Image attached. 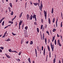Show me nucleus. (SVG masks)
<instances>
[{
  "label": "nucleus",
  "mask_w": 63,
  "mask_h": 63,
  "mask_svg": "<svg viewBox=\"0 0 63 63\" xmlns=\"http://www.w3.org/2000/svg\"><path fill=\"white\" fill-rule=\"evenodd\" d=\"M43 4H42V1H41V2L40 6H39V9L40 10H41V11L42 10V8H43Z\"/></svg>",
  "instance_id": "f257e3e1"
},
{
  "label": "nucleus",
  "mask_w": 63,
  "mask_h": 63,
  "mask_svg": "<svg viewBox=\"0 0 63 63\" xmlns=\"http://www.w3.org/2000/svg\"><path fill=\"white\" fill-rule=\"evenodd\" d=\"M44 14L45 17L46 19H47V12H46L45 11H44Z\"/></svg>",
  "instance_id": "f03ea898"
},
{
  "label": "nucleus",
  "mask_w": 63,
  "mask_h": 63,
  "mask_svg": "<svg viewBox=\"0 0 63 63\" xmlns=\"http://www.w3.org/2000/svg\"><path fill=\"white\" fill-rule=\"evenodd\" d=\"M32 17L34 19V18L35 19L36 21H37V19H36V15H35V14H34V15L32 16Z\"/></svg>",
  "instance_id": "7ed1b4c3"
},
{
  "label": "nucleus",
  "mask_w": 63,
  "mask_h": 63,
  "mask_svg": "<svg viewBox=\"0 0 63 63\" xmlns=\"http://www.w3.org/2000/svg\"><path fill=\"white\" fill-rule=\"evenodd\" d=\"M57 44H59V46H60V47H61V44H60V43L59 42V39L57 41Z\"/></svg>",
  "instance_id": "20e7f679"
},
{
  "label": "nucleus",
  "mask_w": 63,
  "mask_h": 63,
  "mask_svg": "<svg viewBox=\"0 0 63 63\" xmlns=\"http://www.w3.org/2000/svg\"><path fill=\"white\" fill-rule=\"evenodd\" d=\"M30 16H29V15L28 14H27V19L28 20V19L29 18H30Z\"/></svg>",
  "instance_id": "39448f33"
},
{
  "label": "nucleus",
  "mask_w": 63,
  "mask_h": 63,
  "mask_svg": "<svg viewBox=\"0 0 63 63\" xmlns=\"http://www.w3.org/2000/svg\"><path fill=\"white\" fill-rule=\"evenodd\" d=\"M5 54L7 58H11V57L9 55H7L6 54Z\"/></svg>",
  "instance_id": "423d86ee"
},
{
  "label": "nucleus",
  "mask_w": 63,
  "mask_h": 63,
  "mask_svg": "<svg viewBox=\"0 0 63 63\" xmlns=\"http://www.w3.org/2000/svg\"><path fill=\"white\" fill-rule=\"evenodd\" d=\"M54 45H52V47H51V48L52 49V51H53V50H54V47H53Z\"/></svg>",
  "instance_id": "0eeeda50"
},
{
  "label": "nucleus",
  "mask_w": 63,
  "mask_h": 63,
  "mask_svg": "<svg viewBox=\"0 0 63 63\" xmlns=\"http://www.w3.org/2000/svg\"><path fill=\"white\" fill-rule=\"evenodd\" d=\"M22 20H20V22H19V24H20V25H21V24L22 23Z\"/></svg>",
  "instance_id": "6e6552de"
},
{
  "label": "nucleus",
  "mask_w": 63,
  "mask_h": 63,
  "mask_svg": "<svg viewBox=\"0 0 63 63\" xmlns=\"http://www.w3.org/2000/svg\"><path fill=\"white\" fill-rule=\"evenodd\" d=\"M33 4L35 6H37L38 5V3L36 2V3H33Z\"/></svg>",
  "instance_id": "1a4fd4ad"
},
{
  "label": "nucleus",
  "mask_w": 63,
  "mask_h": 63,
  "mask_svg": "<svg viewBox=\"0 0 63 63\" xmlns=\"http://www.w3.org/2000/svg\"><path fill=\"white\" fill-rule=\"evenodd\" d=\"M45 50H46V49L45 48H44V51H43V54L44 56L45 55Z\"/></svg>",
  "instance_id": "9d476101"
},
{
  "label": "nucleus",
  "mask_w": 63,
  "mask_h": 63,
  "mask_svg": "<svg viewBox=\"0 0 63 63\" xmlns=\"http://www.w3.org/2000/svg\"><path fill=\"white\" fill-rule=\"evenodd\" d=\"M48 23H49L50 24V19L49 18H48Z\"/></svg>",
  "instance_id": "9b49d317"
},
{
  "label": "nucleus",
  "mask_w": 63,
  "mask_h": 63,
  "mask_svg": "<svg viewBox=\"0 0 63 63\" xmlns=\"http://www.w3.org/2000/svg\"><path fill=\"white\" fill-rule=\"evenodd\" d=\"M47 47L48 48V51H50V48H49V46H48V45L47 46Z\"/></svg>",
  "instance_id": "f8f14e48"
},
{
  "label": "nucleus",
  "mask_w": 63,
  "mask_h": 63,
  "mask_svg": "<svg viewBox=\"0 0 63 63\" xmlns=\"http://www.w3.org/2000/svg\"><path fill=\"white\" fill-rule=\"evenodd\" d=\"M8 23H11V24H13V22L12 21H9Z\"/></svg>",
  "instance_id": "ddd939ff"
},
{
  "label": "nucleus",
  "mask_w": 63,
  "mask_h": 63,
  "mask_svg": "<svg viewBox=\"0 0 63 63\" xmlns=\"http://www.w3.org/2000/svg\"><path fill=\"white\" fill-rule=\"evenodd\" d=\"M28 61H29L30 63H31V61H30V58H29L28 59Z\"/></svg>",
  "instance_id": "4468645a"
},
{
  "label": "nucleus",
  "mask_w": 63,
  "mask_h": 63,
  "mask_svg": "<svg viewBox=\"0 0 63 63\" xmlns=\"http://www.w3.org/2000/svg\"><path fill=\"white\" fill-rule=\"evenodd\" d=\"M12 52H15L16 53H18L16 51H12Z\"/></svg>",
  "instance_id": "2eb2a0df"
},
{
  "label": "nucleus",
  "mask_w": 63,
  "mask_h": 63,
  "mask_svg": "<svg viewBox=\"0 0 63 63\" xmlns=\"http://www.w3.org/2000/svg\"><path fill=\"white\" fill-rule=\"evenodd\" d=\"M10 40H11L10 39V38H8L7 40H6V41H7V42H8V41H10Z\"/></svg>",
  "instance_id": "dca6fc26"
},
{
  "label": "nucleus",
  "mask_w": 63,
  "mask_h": 63,
  "mask_svg": "<svg viewBox=\"0 0 63 63\" xmlns=\"http://www.w3.org/2000/svg\"><path fill=\"white\" fill-rule=\"evenodd\" d=\"M16 59V60H17V61H18V62H20V59Z\"/></svg>",
  "instance_id": "f3484780"
},
{
  "label": "nucleus",
  "mask_w": 63,
  "mask_h": 63,
  "mask_svg": "<svg viewBox=\"0 0 63 63\" xmlns=\"http://www.w3.org/2000/svg\"><path fill=\"white\" fill-rule=\"evenodd\" d=\"M22 12L21 13V14H20L19 16V17H21V16H22Z\"/></svg>",
  "instance_id": "a211bd4d"
},
{
  "label": "nucleus",
  "mask_w": 63,
  "mask_h": 63,
  "mask_svg": "<svg viewBox=\"0 0 63 63\" xmlns=\"http://www.w3.org/2000/svg\"><path fill=\"white\" fill-rule=\"evenodd\" d=\"M54 21H55V18H53L52 22L54 23Z\"/></svg>",
  "instance_id": "6ab92c4d"
},
{
  "label": "nucleus",
  "mask_w": 63,
  "mask_h": 63,
  "mask_svg": "<svg viewBox=\"0 0 63 63\" xmlns=\"http://www.w3.org/2000/svg\"><path fill=\"white\" fill-rule=\"evenodd\" d=\"M51 13L52 14L53 13V8H52V9Z\"/></svg>",
  "instance_id": "aec40b11"
},
{
  "label": "nucleus",
  "mask_w": 63,
  "mask_h": 63,
  "mask_svg": "<svg viewBox=\"0 0 63 63\" xmlns=\"http://www.w3.org/2000/svg\"><path fill=\"white\" fill-rule=\"evenodd\" d=\"M37 32L39 33V28H37Z\"/></svg>",
  "instance_id": "412c9836"
},
{
  "label": "nucleus",
  "mask_w": 63,
  "mask_h": 63,
  "mask_svg": "<svg viewBox=\"0 0 63 63\" xmlns=\"http://www.w3.org/2000/svg\"><path fill=\"white\" fill-rule=\"evenodd\" d=\"M45 41L46 44V45H47V38H45Z\"/></svg>",
  "instance_id": "4be33fe9"
},
{
  "label": "nucleus",
  "mask_w": 63,
  "mask_h": 63,
  "mask_svg": "<svg viewBox=\"0 0 63 63\" xmlns=\"http://www.w3.org/2000/svg\"><path fill=\"white\" fill-rule=\"evenodd\" d=\"M30 19L31 20L32 19V15L31 16Z\"/></svg>",
  "instance_id": "5701e85b"
},
{
  "label": "nucleus",
  "mask_w": 63,
  "mask_h": 63,
  "mask_svg": "<svg viewBox=\"0 0 63 63\" xmlns=\"http://www.w3.org/2000/svg\"><path fill=\"white\" fill-rule=\"evenodd\" d=\"M9 5L10 6V7H11V8H12V3H9Z\"/></svg>",
  "instance_id": "b1692460"
},
{
  "label": "nucleus",
  "mask_w": 63,
  "mask_h": 63,
  "mask_svg": "<svg viewBox=\"0 0 63 63\" xmlns=\"http://www.w3.org/2000/svg\"><path fill=\"white\" fill-rule=\"evenodd\" d=\"M55 39V38H54V37H53V39H52V42H53L54 40Z\"/></svg>",
  "instance_id": "393cba45"
},
{
  "label": "nucleus",
  "mask_w": 63,
  "mask_h": 63,
  "mask_svg": "<svg viewBox=\"0 0 63 63\" xmlns=\"http://www.w3.org/2000/svg\"><path fill=\"white\" fill-rule=\"evenodd\" d=\"M14 14V13L13 12V11H12L11 12V15L12 16H13Z\"/></svg>",
  "instance_id": "a878e982"
},
{
  "label": "nucleus",
  "mask_w": 63,
  "mask_h": 63,
  "mask_svg": "<svg viewBox=\"0 0 63 63\" xmlns=\"http://www.w3.org/2000/svg\"><path fill=\"white\" fill-rule=\"evenodd\" d=\"M33 44V41H31V43H30V45H32Z\"/></svg>",
  "instance_id": "bb28decb"
},
{
  "label": "nucleus",
  "mask_w": 63,
  "mask_h": 63,
  "mask_svg": "<svg viewBox=\"0 0 63 63\" xmlns=\"http://www.w3.org/2000/svg\"><path fill=\"white\" fill-rule=\"evenodd\" d=\"M51 57V53L50 52H49V57L50 58Z\"/></svg>",
  "instance_id": "cd10ccee"
},
{
  "label": "nucleus",
  "mask_w": 63,
  "mask_h": 63,
  "mask_svg": "<svg viewBox=\"0 0 63 63\" xmlns=\"http://www.w3.org/2000/svg\"><path fill=\"white\" fill-rule=\"evenodd\" d=\"M56 30L55 29H53V32H54V31H55Z\"/></svg>",
  "instance_id": "c85d7f7f"
},
{
  "label": "nucleus",
  "mask_w": 63,
  "mask_h": 63,
  "mask_svg": "<svg viewBox=\"0 0 63 63\" xmlns=\"http://www.w3.org/2000/svg\"><path fill=\"white\" fill-rule=\"evenodd\" d=\"M8 51H9V52H11V51H12V49H10L8 50Z\"/></svg>",
  "instance_id": "c756f323"
},
{
  "label": "nucleus",
  "mask_w": 63,
  "mask_h": 63,
  "mask_svg": "<svg viewBox=\"0 0 63 63\" xmlns=\"http://www.w3.org/2000/svg\"><path fill=\"white\" fill-rule=\"evenodd\" d=\"M34 24L35 25H37V22H35L34 23Z\"/></svg>",
  "instance_id": "7c9ffc66"
},
{
  "label": "nucleus",
  "mask_w": 63,
  "mask_h": 63,
  "mask_svg": "<svg viewBox=\"0 0 63 63\" xmlns=\"http://www.w3.org/2000/svg\"><path fill=\"white\" fill-rule=\"evenodd\" d=\"M53 63H55V58H54L53 60Z\"/></svg>",
  "instance_id": "2f4dec72"
},
{
  "label": "nucleus",
  "mask_w": 63,
  "mask_h": 63,
  "mask_svg": "<svg viewBox=\"0 0 63 63\" xmlns=\"http://www.w3.org/2000/svg\"><path fill=\"white\" fill-rule=\"evenodd\" d=\"M41 22L42 23H44V21H43V19L42 18L41 19Z\"/></svg>",
  "instance_id": "473e14b6"
},
{
  "label": "nucleus",
  "mask_w": 63,
  "mask_h": 63,
  "mask_svg": "<svg viewBox=\"0 0 63 63\" xmlns=\"http://www.w3.org/2000/svg\"><path fill=\"white\" fill-rule=\"evenodd\" d=\"M12 34L14 35V36H16V33L14 34V32H12Z\"/></svg>",
  "instance_id": "72a5a7b5"
},
{
  "label": "nucleus",
  "mask_w": 63,
  "mask_h": 63,
  "mask_svg": "<svg viewBox=\"0 0 63 63\" xmlns=\"http://www.w3.org/2000/svg\"><path fill=\"white\" fill-rule=\"evenodd\" d=\"M46 32L47 34H48V35H49V32H48V31H47Z\"/></svg>",
  "instance_id": "f704fd0d"
},
{
  "label": "nucleus",
  "mask_w": 63,
  "mask_h": 63,
  "mask_svg": "<svg viewBox=\"0 0 63 63\" xmlns=\"http://www.w3.org/2000/svg\"><path fill=\"white\" fill-rule=\"evenodd\" d=\"M2 26H4V21L2 23Z\"/></svg>",
  "instance_id": "c9c22d12"
},
{
  "label": "nucleus",
  "mask_w": 63,
  "mask_h": 63,
  "mask_svg": "<svg viewBox=\"0 0 63 63\" xmlns=\"http://www.w3.org/2000/svg\"><path fill=\"white\" fill-rule=\"evenodd\" d=\"M56 27H57V21L56 22Z\"/></svg>",
  "instance_id": "e433bc0d"
},
{
  "label": "nucleus",
  "mask_w": 63,
  "mask_h": 63,
  "mask_svg": "<svg viewBox=\"0 0 63 63\" xmlns=\"http://www.w3.org/2000/svg\"><path fill=\"white\" fill-rule=\"evenodd\" d=\"M55 45H56V39H55Z\"/></svg>",
  "instance_id": "4c0bfd02"
},
{
  "label": "nucleus",
  "mask_w": 63,
  "mask_h": 63,
  "mask_svg": "<svg viewBox=\"0 0 63 63\" xmlns=\"http://www.w3.org/2000/svg\"><path fill=\"white\" fill-rule=\"evenodd\" d=\"M43 25H41V29H42L43 28Z\"/></svg>",
  "instance_id": "58836bf2"
},
{
  "label": "nucleus",
  "mask_w": 63,
  "mask_h": 63,
  "mask_svg": "<svg viewBox=\"0 0 63 63\" xmlns=\"http://www.w3.org/2000/svg\"><path fill=\"white\" fill-rule=\"evenodd\" d=\"M35 54H37V50H36V49H35Z\"/></svg>",
  "instance_id": "ea45409f"
},
{
  "label": "nucleus",
  "mask_w": 63,
  "mask_h": 63,
  "mask_svg": "<svg viewBox=\"0 0 63 63\" xmlns=\"http://www.w3.org/2000/svg\"><path fill=\"white\" fill-rule=\"evenodd\" d=\"M37 50H38V51H39V47L38 46H37Z\"/></svg>",
  "instance_id": "a19ab883"
},
{
  "label": "nucleus",
  "mask_w": 63,
  "mask_h": 63,
  "mask_svg": "<svg viewBox=\"0 0 63 63\" xmlns=\"http://www.w3.org/2000/svg\"><path fill=\"white\" fill-rule=\"evenodd\" d=\"M0 48L1 49H4V47H0Z\"/></svg>",
  "instance_id": "79ce46f5"
},
{
  "label": "nucleus",
  "mask_w": 63,
  "mask_h": 63,
  "mask_svg": "<svg viewBox=\"0 0 63 63\" xmlns=\"http://www.w3.org/2000/svg\"><path fill=\"white\" fill-rule=\"evenodd\" d=\"M61 27H62V22H61Z\"/></svg>",
  "instance_id": "37998d69"
},
{
  "label": "nucleus",
  "mask_w": 63,
  "mask_h": 63,
  "mask_svg": "<svg viewBox=\"0 0 63 63\" xmlns=\"http://www.w3.org/2000/svg\"><path fill=\"white\" fill-rule=\"evenodd\" d=\"M27 28H27V26H26L25 27V29H26V30H27Z\"/></svg>",
  "instance_id": "c03bdc74"
},
{
  "label": "nucleus",
  "mask_w": 63,
  "mask_h": 63,
  "mask_svg": "<svg viewBox=\"0 0 63 63\" xmlns=\"http://www.w3.org/2000/svg\"><path fill=\"white\" fill-rule=\"evenodd\" d=\"M20 25H21L19 24V29H20Z\"/></svg>",
  "instance_id": "a18cd8bd"
},
{
  "label": "nucleus",
  "mask_w": 63,
  "mask_h": 63,
  "mask_svg": "<svg viewBox=\"0 0 63 63\" xmlns=\"http://www.w3.org/2000/svg\"><path fill=\"white\" fill-rule=\"evenodd\" d=\"M43 48H44V47H43V46H42V51L43 50Z\"/></svg>",
  "instance_id": "49530a36"
},
{
  "label": "nucleus",
  "mask_w": 63,
  "mask_h": 63,
  "mask_svg": "<svg viewBox=\"0 0 63 63\" xmlns=\"http://www.w3.org/2000/svg\"><path fill=\"white\" fill-rule=\"evenodd\" d=\"M7 31H6V32H5L4 33V35H6V34H7Z\"/></svg>",
  "instance_id": "de8ad7c7"
},
{
  "label": "nucleus",
  "mask_w": 63,
  "mask_h": 63,
  "mask_svg": "<svg viewBox=\"0 0 63 63\" xmlns=\"http://www.w3.org/2000/svg\"><path fill=\"white\" fill-rule=\"evenodd\" d=\"M17 22H16V24L15 25V26H16L17 25Z\"/></svg>",
  "instance_id": "09e8293b"
},
{
  "label": "nucleus",
  "mask_w": 63,
  "mask_h": 63,
  "mask_svg": "<svg viewBox=\"0 0 63 63\" xmlns=\"http://www.w3.org/2000/svg\"><path fill=\"white\" fill-rule=\"evenodd\" d=\"M23 40H21V44H22V43H23Z\"/></svg>",
  "instance_id": "8fccbe9b"
},
{
  "label": "nucleus",
  "mask_w": 63,
  "mask_h": 63,
  "mask_svg": "<svg viewBox=\"0 0 63 63\" xmlns=\"http://www.w3.org/2000/svg\"><path fill=\"white\" fill-rule=\"evenodd\" d=\"M2 20H2L1 19V20H0V23H1L2 22Z\"/></svg>",
  "instance_id": "3c124183"
},
{
  "label": "nucleus",
  "mask_w": 63,
  "mask_h": 63,
  "mask_svg": "<svg viewBox=\"0 0 63 63\" xmlns=\"http://www.w3.org/2000/svg\"><path fill=\"white\" fill-rule=\"evenodd\" d=\"M47 25H46V24L45 27V28H46V29L47 28Z\"/></svg>",
  "instance_id": "603ef678"
},
{
  "label": "nucleus",
  "mask_w": 63,
  "mask_h": 63,
  "mask_svg": "<svg viewBox=\"0 0 63 63\" xmlns=\"http://www.w3.org/2000/svg\"><path fill=\"white\" fill-rule=\"evenodd\" d=\"M14 19H15L14 18H13L12 19L11 21H13L14 20Z\"/></svg>",
  "instance_id": "864d4df0"
},
{
  "label": "nucleus",
  "mask_w": 63,
  "mask_h": 63,
  "mask_svg": "<svg viewBox=\"0 0 63 63\" xmlns=\"http://www.w3.org/2000/svg\"><path fill=\"white\" fill-rule=\"evenodd\" d=\"M0 52H2V50L1 49H0Z\"/></svg>",
  "instance_id": "5fc2aeb1"
},
{
  "label": "nucleus",
  "mask_w": 63,
  "mask_h": 63,
  "mask_svg": "<svg viewBox=\"0 0 63 63\" xmlns=\"http://www.w3.org/2000/svg\"><path fill=\"white\" fill-rule=\"evenodd\" d=\"M28 43H29L28 41H27L26 42V44H28Z\"/></svg>",
  "instance_id": "6e6d98bb"
},
{
  "label": "nucleus",
  "mask_w": 63,
  "mask_h": 63,
  "mask_svg": "<svg viewBox=\"0 0 63 63\" xmlns=\"http://www.w3.org/2000/svg\"><path fill=\"white\" fill-rule=\"evenodd\" d=\"M30 3H31V4H33V3H32V2L31 1L30 2Z\"/></svg>",
  "instance_id": "4d7b16f0"
},
{
  "label": "nucleus",
  "mask_w": 63,
  "mask_h": 63,
  "mask_svg": "<svg viewBox=\"0 0 63 63\" xmlns=\"http://www.w3.org/2000/svg\"><path fill=\"white\" fill-rule=\"evenodd\" d=\"M20 54H21V53L20 52L19 53V54H18L19 55H20Z\"/></svg>",
  "instance_id": "13d9d810"
},
{
  "label": "nucleus",
  "mask_w": 63,
  "mask_h": 63,
  "mask_svg": "<svg viewBox=\"0 0 63 63\" xmlns=\"http://www.w3.org/2000/svg\"><path fill=\"white\" fill-rule=\"evenodd\" d=\"M5 35V34H4L3 37H2V38H4V37H5V35Z\"/></svg>",
  "instance_id": "bf43d9fd"
},
{
  "label": "nucleus",
  "mask_w": 63,
  "mask_h": 63,
  "mask_svg": "<svg viewBox=\"0 0 63 63\" xmlns=\"http://www.w3.org/2000/svg\"><path fill=\"white\" fill-rule=\"evenodd\" d=\"M8 26H6L4 28V29H5V28H8Z\"/></svg>",
  "instance_id": "052dcab7"
},
{
  "label": "nucleus",
  "mask_w": 63,
  "mask_h": 63,
  "mask_svg": "<svg viewBox=\"0 0 63 63\" xmlns=\"http://www.w3.org/2000/svg\"><path fill=\"white\" fill-rule=\"evenodd\" d=\"M11 24L7 26V27H9V26H11Z\"/></svg>",
  "instance_id": "680f3d73"
},
{
  "label": "nucleus",
  "mask_w": 63,
  "mask_h": 63,
  "mask_svg": "<svg viewBox=\"0 0 63 63\" xmlns=\"http://www.w3.org/2000/svg\"><path fill=\"white\" fill-rule=\"evenodd\" d=\"M8 9L9 10H11V8L10 7H8Z\"/></svg>",
  "instance_id": "e2e57ef3"
},
{
  "label": "nucleus",
  "mask_w": 63,
  "mask_h": 63,
  "mask_svg": "<svg viewBox=\"0 0 63 63\" xmlns=\"http://www.w3.org/2000/svg\"><path fill=\"white\" fill-rule=\"evenodd\" d=\"M59 63H61V61H60V60L59 61Z\"/></svg>",
  "instance_id": "0e129e2a"
},
{
  "label": "nucleus",
  "mask_w": 63,
  "mask_h": 63,
  "mask_svg": "<svg viewBox=\"0 0 63 63\" xmlns=\"http://www.w3.org/2000/svg\"><path fill=\"white\" fill-rule=\"evenodd\" d=\"M51 47H52V43H51Z\"/></svg>",
  "instance_id": "69168bd1"
},
{
  "label": "nucleus",
  "mask_w": 63,
  "mask_h": 63,
  "mask_svg": "<svg viewBox=\"0 0 63 63\" xmlns=\"http://www.w3.org/2000/svg\"><path fill=\"white\" fill-rule=\"evenodd\" d=\"M16 16H15L14 17V19H15V18H16Z\"/></svg>",
  "instance_id": "338daca9"
},
{
  "label": "nucleus",
  "mask_w": 63,
  "mask_h": 63,
  "mask_svg": "<svg viewBox=\"0 0 63 63\" xmlns=\"http://www.w3.org/2000/svg\"><path fill=\"white\" fill-rule=\"evenodd\" d=\"M1 19H2V20H3V19H4V17L3 18Z\"/></svg>",
  "instance_id": "774afa93"
}]
</instances>
